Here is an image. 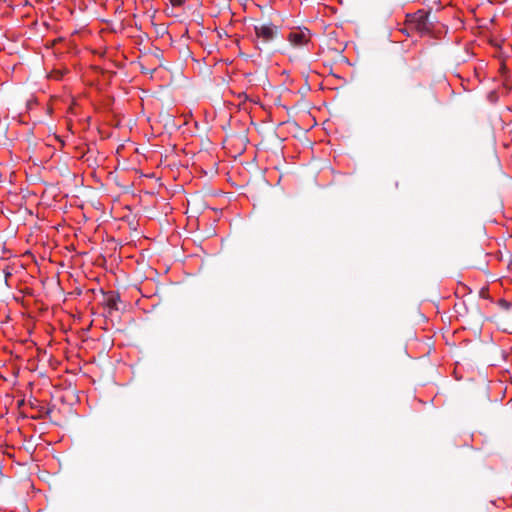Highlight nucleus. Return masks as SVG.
<instances>
[{"label": "nucleus", "instance_id": "5", "mask_svg": "<svg viewBox=\"0 0 512 512\" xmlns=\"http://www.w3.org/2000/svg\"><path fill=\"white\" fill-rule=\"evenodd\" d=\"M171 4L173 6H180L182 4V0H171Z\"/></svg>", "mask_w": 512, "mask_h": 512}, {"label": "nucleus", "instance_id": "4", "mask_svg": "<svg viewBox=\"0 0 512 512\" xmlns=\"http://www.w3.org/2000/svg\"><path fill=\"white\" fill-rule=\"evenodd\" d=\"M107 306L112 309V310H117L118 309V301H119V297L117 295H114V294H110L107 299Z\"/></svg>", "mask_w": 512, "mask_h": 512}, {"label": "nucleus", "instance_id": "1", "mask_svg": "<svg viewBox=\"0 0 512 512\" xmlns=\"http://www.w3.org/2000/svg\"><path fill=\"white\" fill-rule=\"evenodd\" d=\"M430 13L426 10H418L413 14H408L406 19V29L417 32L419 35L429 34L431 23L429 22Z\"/></svg>", "mask_w": 512, "mask_h": 512}, {"label": "nucleus", "instance_id": "2", "mask_svg": "<svg viewBox=\"0 0 512 512\" xmlns=\"http://www.w3.org/2000/svg\"><path fill=\"white\" fill-rule=\"evenodd\" d=\"M311 36L312 34L308 28L297 27L288 33L287 41L294 48H302L310 43Z\"/></svg>", "mask_w": 512, "mask_h": 512}, {"label": "nucleus", "instance_id": "3", "mask_svg": "<svg viewBox=\"0 0 512 512\" xmlns=\"http://www.w3.org/2000/svg\"><path fill=\"white\" fill-rule=\"evenodd\" d=\"M254 31L258 39L264 43L271 42L277 34V28L271 23L258 24L254 26Z\"/></svg>", "mask_w": 512, "mask_h": 512}]
</instances>
